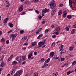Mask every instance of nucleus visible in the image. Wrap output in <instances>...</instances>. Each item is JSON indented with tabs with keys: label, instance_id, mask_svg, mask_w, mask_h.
<instances>
[{
	"label": "nucleus",
	"instance_id": "f257e3e1",
	"mask_svg": "<svg viewBox=\"0 0 76 76\" xmlns=\"http://www.w3.org/2000/svg\"><path fill=\"white\" fill-rule=\"evenodd\" d=\"M22 73V71L20 70L17 71L15 74H14V76H20Z\"/></svg>",
	"mask_w": 76,
	"mask_h": 76
},
{
	"label": "nucleus",
	"instance_id": "f03ea898",
	"mask_svg": "<svg viewBox=\"0 0 76 76\" xmlns=\"http://www.w3.org/2000/svg\"><path fill=\"white\" fill-rule=\"evenodd\" d=\"M49 10H47L46 8H45V9H43L42 12V16H44V14L45 13L48 12H49Z\"/></svg>",
	"mask_w": 76,
	"mask_h": 76
},
{
	"label": "nucleus",
	"instance_id": "7ed1b4c3",
	"mask_svg": "<svg viewBox=\"0 0 76 76\" xmlns=\"http://www.w3.org/2000/svg\"><path fill=\"white\" fill-rule=\"evenodd\" d=\"M50 7H56V2L54 0H53L51 2L50 5Z\"/></svg>",
	"mask_w": 76,
	"mask_h": 76
},
{
	"label": "nucleus",
	"instance_id": "20e7f679",
	"mask_svg": "<svg viewBox=\"0 0 76 76\" xmlns=\"http://www.w3.org/2000/svg\"><path fill=\"white\" fill-rule=\"evenodd\" d=\"M17 61H18V63H21V59H22V56H18L15 58Z\"/></svg>",
	"mask_w": 76,
	"mask_h": 76
},
{
	"label": "nucleus",
	"instance_id": "39448f33",
	"mask_svg": "<svg viewBox=\"0 0 76 76\" xmlns=\"http://www.w3.org/2000/svg\"><path fill=\"white\" fill-rule=\"evenodd\" d=\"M17 36V35L15 34H12L10 35V38H12V41H14L15 39L16 38V37Z\"/></svg>",
	"mask_w": 76,
	"mask_h": 76
},
{
	"label": "nucleus",
	"instance_id": "423d86ee",
	"mask_svg": "<svg viewBox=\"0 0 76 76\" xmlns=\"http://www.w3.org/2000/svg\"><path fill=\"white\" fill-rule=\"evenodd\" d=\"M8 20L9 18L7 17L4 20L3 23H4V25H5V24H6V23H7V20Z\"/></svg>",
	"mask_w": 76,
	"mask_h": 76
},
{
	"label": "nucleus",
	"instance_id": "0eeeda50",
	"mask_svg": "<svg viewBox=\"0 0 76 76\" xmlns=\"http://www.w3.org/2000/svg\"><path fill=\"white\" fill-rule=\"evenodd\" d=\"M60 31V28L59 27H57L55 29V32H59Z\"/></svg>",
	"mask_w": 76,
	"mask_h": 76
},
{
	"label": "nucleus",
	"instance_id": "6e6552de",
	"mask_svg": "<svg viewBox=\"0 0 76 76\" xmlns=\"http://www.w3.org/2000/svg\"><path fill=\"white\" fill-rule=\"evenodd\" d=\"M54 55V52H51L50 54L49 57L51 58V57H53Z\"/></svg>",
	"mask_w": 76,
	"mask_h": 76
},
{
	"label": "nucleus",
	"instance_id": "1a4fd4ad",
	"mask_svg": "<svg viewBox=\"0 0 76 76\" xmlns=\"http://www.w3.org/2000/svg\"><path fill=\"white\" fill-rule=\"evenodd\" d=\"M23 7V5H22L19 7V9L20 12H21L23 10V8L22 7Z\"/></svg>",
	"mask_w": 76,
	"mask_h": 76
},
{
	"label": "nucleus",
	"instance_id": "9d476101",
	"mask_svg": "<svg viewBox=\"0 0 76 76\" xmlns=\"http://www.w3.org/2000/svg\"><path fill=\"white\" fill-rule=\"evenodd\" d=\"M33 53L32 52H31L29 54L28 56V59H30L31 58V57L32 56V53Z\"/></svg>",
	"mask_w": 76,
	"mask_h": 76
},
{
	"label": "nucleus",
	"instance_id": "9b49d317",
	"mask_svg": "<svg viewBox=\"0 0 76 76\" xmlns=\"http://www.w3.org/2000/svg\"><path fill=\"white\" fill-rule=\"evenodd\" d=\"M69 5L70 6V7L71 8H72V6L73 3L72 1V0H69Z\"/></svg>",
	"mask_w": 76,
	"mask_h": 76
},
{
	"label": "nucleus",
	"instance_id": "f8f14e48",
	"mask_svg": "<svg viewBox=\"0 0 76 76\" xmlns=\"http://www.w3.org/2000/svg\"><path fill=\"white\" fill-rule=\"evenodd\" d=\"M63 17L65 18V17H66V15H67V11H64L63 13Z\"/></svg>",
	"mask_w": 76,
	"mask_h": 76
},
{
	"label": "nucleus",
	"instance_id": "ddd939ff",
	"mask_svg": "<svg viewBox=\"0 0 76 76\" xmlns=\"http://www.w3.org/2000/svg\"><path fill=\"white\" fill-rule=\"evenodd\" d=\"M15 73V69H13L12 71H11V75H12L13 74V73Z\"/></svg>",
	"mask_w": 76,
	"mask_h": 76
},
{
	"label": "nucleus",
	"instance_id": "4468645a",
	"mask_svg": "<svg viewBox=\"0 0 76 76\" xmlns=\"http://www.w3.org/2000/svg\"><path fill=\"white\" fill-rule=\"evenodd\" d=\"M61 14H62V11H61V10H60L58 12V15L60 16L61 15Z\"/></svg>",
	"mask_w": 76,
	"mask_h": 76
},
{
	"label": "nucleus",
	"instance_id": "2eb2a0df",
	"mask_svg": "<svg viewBox=\"0 0 76 76\" xmlns=\"http://www.w3.org/2000/svg\"><path fill=\"white\" fill-rule=\"evenodd\" d=\"M8 25H9V26H10V27H11V28H12V27H13V24L11 23H8Z\"/></svg>",
	"mask_w": 76,
	"mask_h": 76
},
{
	"label": "nucleus",
	"instance_id": "dca6fc26",
	"mask_svg": "<svg viewBox=\"0 0 76 76\" xmlns=\"http://www.w3.org/2000/svg\"><path fill=\"white\" fill-rule=\"evenodd\" d=\"M31 44V47H34V46H35V45H37V43L36 42H32Z\"/></svg>",
	"mask_w": 76,
	"mask_h": 76
},
{
	"label": "nucleus",
	"instance_id": "f3484780",
	"mask_svg": "<svg viewBox=\"0 0 76 76\" xmlns=\"http://www.w3.org/2000/svg\"><path fill=\"white\" fill-rule=\"evenodd\" d=\"M56 12V10L55 8L52 9V13H55Z\"/></svg>",
	"mask_w": 76,
	"mask_h": 76
},
{
	"label": "nucleus",
	"instance_id": "a211bd4d",
	"mask_svg": "<svg viewBox=\"0 0 76 76\" xmlns=\"http://www.w3.org/2000/svg\"><path fill=\"white\" fill-rule=\"evenodd\" d=\"M4 62L3 61L1 63V67H4Z\"/></svg>",
	"mask_w": 76,
	"mask_h": 76
},
{
	"label": "nucleus",
	"instance_id": "6ab92c4d",
	"mask_svg": "<svg viewBox=\"0 0 76 76\" xmlns=\"http://www.w3.org/2000/svg\"><path fill=\"white\" fill-rule=\"evenodd\" d=\"M4 57V55H2V56H1L0 58L1 59H0V61H2Z\"/></svg>",
	"mask_w": 76,
	"mask_h": 76
},
{
	"label": "nucleus",
	"instance_id": "aec40b11",
	"mask_svg": "<svg viewBox=\"0 0 76 76\" xmlns=\"http://www.w3.org/2000/svg\"><path fill=\"white\" fill-rule=\"evenodd\" d=\"M17 64V62L15 61H14L12 62V64L13 65H15V64Z\"/></svg>",
	"mask_w": 76,
	"mask_h": 76
},
{
	"label": "nucleus",
	"instance_id": "412c9836",
	"mask_svg": "<svg viewBox=\"0 0 76 76\" xmlns=\"http://www.w3.org/2000/svg\"><path fill=\"white\" fill-rule=\"evenodd\" d=\"M24 4H27V5H28L29 4V2L28 1H26L25 2Z\"/></svg>",
	"mask_w": 76,
	"mask_h": 76
},
{
	"label": "nucleus",
	"instance_id": "4be33fe9",
	"mask_svg": "<svg viewBox=\"0 0 76 76\" xmlns=\"http://www.w3.org/2000/svg\"><path fill=\"white\" fill-rule=\"evenodd\" d=\"M42 36H43V34H40V35H39L38 37H37V39H39V38H41V37H42Z\"/></svg>",
	"mask_w": 76,
	"mask_h": 76
},
{
	"label": "nucleus",
	"instance_id": "5701e85b",
	"mask_svg": "<svg viewBox=\"0 0 76 76\" xmlns=\"http://www.w3.org/2000/svg\"><path fill=\"white\" fill-rule=\"evenodd\" d=\"M22 59L24 61V60H25L26 58L25 56H22Z\"/></svg>",
	"mask_w": 76,
	"mask_h": 76
},
{
	"label": "nucleus",
	"instance_id": "b1692460",
	"mask_svg": "<svg viewBox=\"0 0 76 76\" xmlns=\"http://www.w3.org/2000/svg\"><path fill=\"white\" fill-rule=\"evenodd\" d=\"M51 58H48L45 62V63H48V62H49V61L50 60Z\"/></svg>",
	"mask_w": 76,
	"mask_h": 76
},
{
	"label": "nucleus",
	"instance_id": "393cba45",
	"mask_svg": "<svg viewBox=\"0 0 76 76\" xmlns=\"http://www.w3.org/2000/svg\"><path fill=\"white\" fill-rule=\"evenodd\" d=\"M73 72V71H69L67 73V75H70V73H72Z\"/></svg>",
	"mask_w": 76,
	"mask_h": 76
},
{
	"label": "nucleus",
	"instance_id": "a878e982",
	"mask_svg": "<svg viewBox=\"0 0 76 76\" xmlns=\"http://www.w3.org/2000/svg\"><path fill=\"white\" fill-rule=\"evenodd\" d=\"M23 41H25L27 39V37H23L22 38Z\"/></svg>",
	"mask_w": 76,
	"mask_h": 76
},
{
	"label": "nucleus",
	"instance_id": "bb28decb",
	"mask_svg": "<svg viewBox=\"0 0 76 76\" xmlns=\"http://www.w3.org/2000/svg\"><path fill=\"white\" fill-rule=\"evenodd\" d=\"M46 42H47V41L46 40H45L43 41L42 42V45H44V44H45V43Z\"/></svg>",
	"mask_w": 76,
	"mask_h": 76
},
{
	"label": "nucleus",
	"instance_id": "cd10ccee",
	"mask_svg": "<svg viewBox=\"0 0 76 76\" xmlns=\"http://www.w3.org/2000/svg\"><path fill=\"white\" fill-rule=\"evenodd\" d=\"M1 42H4L5 41V40H4V38L3 37L1 39Z\"/></svg>",
	"mask_w": 76,
	"mask_h": 76
},
{
	"label": "nucleus",
	"instance_id": "c85d7f7f",
	"mask_svg": "<svg viewBox=\"0 0 76 76\" xmlns=\"http://www.w3.org/2000/svg\"><path fill=\"white\" fill-rule=\"evenodd\" d=\"M72 18V16L70 15H69L67 16V18L68 19H71V18Z\"/></svg>",
	"mask_w": 76,
	"mask_h": 76
},
{
	"label": "nucleus",
	"instance_id": "c756f323",
	"mask_svg": "<svg viewBox=\"0 0 76 76\" xmlns=\"http://www.w3.org/2000/svg\"><path fill=\"white\" fill-rule=\"evenodd\" d=\"M65 29H66V31H69V27H66L65 28Z\"/></svg>",
	"mask_w": 76,
	"mask_h": 76
},
{
	"label": "nucleus",
	"instance_id": "7c9ffc66",
	"mask_svg": "<svg viewBox=\"0 0 76 76\" xmlns=\"http://www.w3.org/2000/svg\"><path fill=\"white\" fill-rule=\"evenodd\" d=\"M65 58H61V61H64Z\"/></svg>",
	"mask_w": 76,
	"mask_h": 76
},
{
	"label": "nucleus",
	"instance_id": "2f4dec72",
	"mask_svg": "<svg viewBox=\"0 0 76 76\" xmlns=\"http://www.w3.org/2000/svg\"><path fill=\"white\" fill-rule=\"evenodd\" d=\"M73 50V47H70L69 48V50L70 51H72Z\"/></svg>",
	"mask_w": 76,
	"mask_h": 76
},
{
	"label": "nucleus",
	"instance_id": "473e14b6",
	"mask_svg": "<svg viewBox=\"0 0 76 76\" xmlns=\"http://www.w3.org/2000/svg\"><path fill=\"white\" fill-rule=\"evenodd\" d=\"M55 45H56L55 42H53L52 44V47H54V46Z\"/></svg>",
	"mask_w": 76,
	"mask_h": 76
},
{
	"label": "nucleus",
	"instance_id": "72a5a7b5",
	"mask_svg": "<svg viewBox=\"0 0 76 76\" xmlns=\"http://www.w3.org/2000/svg\"><path fill=\"white\" fill-rule=\"evenodd\" d=\"M53 34H54V35H58V32H54L53 33Z\"/></svg>",
	"mask_w": 76,
	"mask_h": 76
},
{
	"label": "nucleus",
	"instance_id": "f704fd0d",
	"mask_svg": "<svg viewBox=\"0 0 76 76\" xmlns=\"http://www.w3.org/2000/svg\"><path fill=\"white\" fill-rule=\"evenodd\" d=\"M33 76H38V73L37 72H36L34 73Z\"/></svg>",
	"mask_w": 76,
	"mask_h": 76
},
{
	"label": "nucleus",
	"instance_id": "c9c22d12",
	"mask_svg": "<svg viewBox=\"0 0 76 76\" xmlns=\"http://www.w3.org/2000/svg\"><path fill=\"white\" fill-rule=\"evenodd\" d=\"M38 45H42V42H40L38 43Z\"/></svg>",
	"mask_w": 76,
	"mask_h": 76
},
{
	"label": "nucleus",
	"instance_id": "e433bc0d",
	"mask_svg": "<svg viewBox=\"0 0 76 76\" xmlns=\"http://www.w3.org/2000/svg\"><path fill=\"white\" fill-rule=\"evenodd\" d=\"M45 59H44V58H42V59H41V62H44V61H45Z\"/></svg>",
	"mask_w": 76,
	"mask_h": 76
},
{
	"label": "nucleus",
	"instance_id": "4c0bfd02",
	"mask_svg": "<svg viewBox=\"0 0 76 76\" xmlns=\"http://www.w3.org/2000/svg\"><path fill=\"white\" fill-rule=\"evenodd\" d=\"M76 63V61H74V62H73L72 64V66H74V65Z\"/></svg>",
	"mask_w": 76,
	"mask_h": 76
},
{
	"label": "nucleus",
	"instance_id": "58836bf2",
	"mask_svg": "<svg viewBox=\"0 0 76 76\" xmlns=\"http://www.w3.org/2000/svg\"><path fill=\"white\" fill-rule=\"evenodd\" d=\"M13 31V30H11L10 31H9L7 33L8 34H9V33H11V32H12V31Z\"/></svg>",
	"mask_w": 76,
	"mask_h": 76
},
{
	"label": "nucleus",
	"instance_id": "ea45409f",
	"mask_svg": "<svg viewBox=\"0 0 76 76\" xmlns=\"http://www.w3.org/2000/svg\"><path fill=\"white\" fill-rule=\"evenodd\" d=\"M23 32H24V31L23 30H21L20 31V34H23Z\"/></svg>",
	"mask_w": 76,
	"mask_h": 76
},
{
	"label": "nucleus",
	"instance_id": "a19ab883",
	"mask_svg": "<svg viewBox=\"0 0 76 76\" xmlns=\"http://www.w3.org/2000/svg\"><path fill=\"white\" fill-rule=\"evenodd\" d=\"M39 0H33V1L34 3H37V2H38Z\"/></svg>",
	"mask_w": 76,
	"mask_h": 76
},
{
	"label": "nucleus",
	"instance_id": "79ce46f5",
	"mask_svg": "<svg viewBox=\"0 0 76 76\" xmlns=\"http://www.w3.org/2000/svg\"><path fill=\"white\" fill-rule=\"evenodd\" d=\"M39 18V19H41V18H42V16H41L40 15H39L38 17Z\"/></svg>",
	"mask_w": 76,
	"mask_h": 76
},
{
	"label": "nucleus",
	"instance_id": "37998d69",
	"mask_svg": "<svg viewBox=\"0 0 76 76\" xmlns=\"http://www.w3.org/2000/svg\"><path fill=\"white\" fill-rule=\"evenodd\" d=\"M48 31H49V30L46 29L45 31V33H47V32H48Z\"/></svg>",
	"mask_w": 76,
	"mask_h": 76
},
{
	"label": "nucleus",
	"instance_id": "c03bdc74",
	"mask_svg": "<svg viewBox=\"0 0 76 76\" xmlns=\"http://www.w3.org/2000/svg\"><path fill=\"white\" fill-rule=\"evenodd\" d=\"M2 35H3L2 31H0V37H1V36Z\"/></svg>",
	"mask_w": 76,
	"mask_h": 76
},
{
	"label": "nucleus",
	"instance_id": "a18cd8bd",
	"mask_svg": "<svg viewBox=\"0 0 76 76\" xmlns=\"http://www.w3.org/2000/svg\"><path fill=\"white\" fill-rule=\"evenodd\" d=\"M41 46H42V45H39L38 46H37V48H41Z\"/></svg>",
	"mask_w": 76,
	"mask_h": 76
},
{
	"label": "nucleus",
	"instance_id": "49530a36",
	"mask_svg": "<svg viewBox=\"0 0 76 76\" xmlns=\"http://www.w3.org/2000/svg\"><path fill=\"white\" fill-rule=\"evenodd\" d=\"M12 57H13V55H12L11 56H10V60H11V59L12 58Z\"/></svg>",
	"mask_w": 76,
	"mask_h": 76
},
{
	"label": "nucleus",
	"instance_id": "de8ad7c7",
	"mask_svg": "<svg viewBox=\"0 0 76 76\" xmlns=\"http://www.w3.org/2000/svg\"><path fill=\"white\" fill-rule=\"evenodd\" d=\"M28 45V43H25L23 44V45L26 46Z\"/></svg>",
	"mask_w": 76,
	"mask_h": 76
},
{
	"label": "nucleus",
	"instance_id": "09e8293b",
	"mask_svg": "<svg viewBox=\"0 0 76 76\" xmlns=\"http://www.w3.org/2000/svg\"><path fill=\"white\" fill-rule=\"evenodd\" d=\"M35 12L36 13H37V14H39V11L38 10H36Z\"/></svg>",
	"mask_w": 76,
	"mask_h": 76
},
{
	"label": "nucleus",
	"instance_id": "8fccbe9b",
	"mask_svg": "<svg viewBox=\"0 0 76 76\" xmlns=\"http://www.w3.org/2000/svg\"><path fill=\"white\" fill-rule=\"evenodd\" d=\"M52 37L53 38H56V35H53L52 36Z\"/></svg>",
	"mask_w": 76,
	"mask_h": 76
},
{
	"label": "nucleus",
	"instance_id": "3c124183",
	"mask_svg": "<svg viewBox=\"0 0 76 76\" xmlns=\"http://www.w3.org/2000/svg\"><path fill=\"white\" fill-rule=\"evenodd\" d=\"M25 12H25V11L24 12H23V13L21 14V15H25Z\"/></svg>",
	"mask_w": 76,
	"mask_h": 76
},
{
	"label": "nucleus",
	"instance_id": "603ef678",
	"mask_svg": "<svg viewBox=\"0 0 76 76\" xmlns=\"http://www.w3.org/2000/svg\"><path fill=\"white\" fill-rule=\"evenodd\" d=\"M64 50V49L63 48H60V49L59 50V51H63Z\"/></svg>",
	"mask_w": 76,
	"mask_h": 76
},
{
	"label": "nucleus",
	"instance_id": "864d4df0",
	"mask_svg": "<svg viewBox=\"0 0 76 76\" xmlns=\"http://www.w3.org/2000/svg\"><path fill=\"white\" fill-rule=\"evenodd\" d=\"M38 54V53H37V52H35L34 53V55H37V54Z\"/></svg>",
	"mask_w": 76,
	"mask_h": 76
},
{
	"label": "nucleus",
	"instance_id": "5fc2aeb1",
	"mask_svg": "<svg viewBox=\"0 0 76 76\" xmlns=\"http://www.w3.org/2000/svg\"><path fill=\"white\" fill-rule=\"evenodd\" d=\"M60 47L61 48H63V45H61L60 46Z\"/></svg>",
	"mask_w": 76,
	"mask_h": 76
},
{
	"label": "nucleus",
	"instance_id": "6e6d98bb",
	"mask_svg": "<svg viewBox=\"0 0 76 76\" xmlns=\"http://www.w3.org/2000/svg\"><path fill=\"white\" fill-rule=\"evenodd\" d=\"M26 48H25V47L23 48H22V49L23 50H26Z\"/></svg>",
	"mask_w": 76,
	"mask_h": 76
},
{
	"label": "nucleus",
	"instance_id": "4d7b16f0",
	"mask_svg": "<svg viewBox=\"0 0 76 76\" xmlns=\"http://www.w3.org/2000/svg\"><path fill=\"white\" fill-rule=\"evenodd\" d=\"M45 23V21H43L42 22V24H44Z\"/></svg>",
	"mask_w": 76,
	"mask_h": 76
},
{
	"label": "nucleus",
	"instance_id": "13d9d810",
	"mask_svg": "<svg viewBox=\"0 0 76 76\" xmlns=\"http://www.w3.org/2000/svg\"><path fill=\"white\" fill-rule=\"evenodd\" d=\"M46 63L45 62V64H45V66L46 67H47V66H48V64H46Z\"/></svg>",
	"mask_w": 76,
	"mask_h": 76
},
{
	"label": "nucleus",
	"instance_id": "bf43d9fd",
	"mask_svg": "<svg viewBox=\"0 0 76 76\" xmlns=\"http://www.w3.org/2000/svg\"><path fill=\"white\" fill-rule=\"evenodd\" d=\"M6 42L7 44H9V41L8 40H7V41H6Z\"/></svg>",
	"mask_w": 76,
	"mask_h": 76
},
{
	"label": "nucleus",
	"instance_id": "052dcab7",
	"mask_svg": "<svg viewBox=\"0 0 76 76\" xmlns=\"http://www.w3.org/2000/svg\"><path fill=\"white\" fill-rule=\"evenodd\" d=\"M25 63H26V62H23V63H22V65H24V64H25Z\"/></svg>",
	"mask_w": 76,
	"mask_h": 76
},
{
	"label": "nucleus",
	"instance_id": "680f3d73",
	"mask_svg": "<svg viewBox=\"0 0 76 76\" xmlns=\"http://www.w3.org/2000/svg\"><path fill=\"white\" fill-rule=\"evenodd\" d=\"M6 4H9V1H6Z\"/></svg>",
	"mask_w": 76,
	"mask_h": 76
},
{
	"label": "nucleus",
	"instance_id": "e2e57ef3",
	"mask_svg": "<svg viewBox=\"0 0 76 76\" xmlns=\"http://www.w3.org/2000/svg\"><path fill=\"white\" fill-rule=\"evenodd\" d=\"M41 30H42V28H40L38 30V31H39L40 32L41 31Z\"/></svg>",
	"mask_w": 76,
	"mask_h": 76
},
{
	"label": "nucleus",
	"instance_id": "0e129e2a",
	"mask_svg": "<svg viewBox=\"0 0 76 76\" xmlns=\"http://www.w3.org/2000/svg\"><path fill=\"white\" fill-rule=\"evenodd\" d=\"M62 6H63V4H59V6L60 7H62Z\"/></svg>",
	"mask_w": 76,
	"mask_h": 76
},
{
	"label": "nucleus",
	"instance_id": "69168bd1",
	"mask_svg": "<svg viewBox=\"0 0 76 76\" xmlns=\"http://www.w3.org/2000/svg\"><path fill=\"white\" fill-rule=\"evenodd\" d=\"M64 52L62 51L60 53V54L61 55L63 53H64Z\"/></svg>",
	"mask_w": 76,
	"mask_h": 76
},
{
	"label": "nucleus",
	"instance_id": "338daca9",
	"mask_svg": "<svg viewBox=\"0 0 76 76\" xmlns=\"http://www.w3.org/2000/svg\"><path fill=\"white\" fill-rule=\"evenodd\" d=\"M39 33V31L36 32V35H38Z\"/></svg>",
	"mask_w": 76,
	"mask_h": 76
},
{
	"label": "nucleus",
	"instance_id": "774afa93",
	"mask_svg": "<svg viewBox=\"0 0 76 76\" xmlns=\"http://www.w3.org/2000/svg\"><path fill=\"white\" fill-rule=\"evenodd\" d=\"M76 24L73 26V28H76Z\"/></svg>",
	"mask_w": 76,
	"mask_h": 76
}]
</instances>
